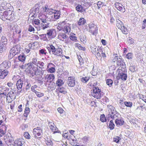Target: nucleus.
<instances>
[{"mask_svg":"<svg viewBox=\"0 0 146 146\" xmlns=\"http://www.w3.org/2000/svg\"><path fill=\"white\" fill-rule=\"evenodd\" d=\"M50 54H53L62 58L63 56L62 50L61 48L57 46H54L52 44H49L47 47Z\"/></svg>","mask_w":146,"mask_h":146,"instance_id":"nucleus-1","label":"nucleus"},{"mask_svg":"<svg viewBox=\"0 0 146 146\" xmlns=\"http://www.w3.org/2000/svg\"><path fill=\"white\" fill-rule=\"evenodd\" d=\"M65 21L60 22L58 23V25L57 28L59 31L63 29V31L66 33L70 32L71 30L70 27L68 26V24H66Z\"/></svg>","mask_w":146,"mask_h":146,"instance_id":"nucleus-2","label":"nucleus"},{"mask_svg":"<svg viewBox=\"0 0 146 146\" xmlns=\"http://www.w3.org/2000/svg\"><path fill=\"white\" fill-rule=\"evenodd\" d=\"M28 64V67L26 69V72L29 74L30 77H33L36 75L38 68L35 67L31 63L29 64Z\"/></svg>","mask_w":146,"mask_h":146,"instance_id":"nucleus-3","label":"nucleus"},{"mask_svg":"<svg viewBox=\"0 0 146 146\" xmlns=\"http://www.w3.org/2000/svg\"><path fill=\"white\" fill-rule=\"evenodd\" d=\"M101 90L98 87H94L92 92H91V95L94 98L100 99L101 97Z\"/></svg>","mask_w":146,"mask_h":146,"instance_id":"nucleus-4","label":"nucleus"},{"mask_svg":"<svg viewBox=\"0 0 146 146\" xmlns=\"http://www.w3.org/2000/svg\"><path fill=\"white\" fill-rule=\"evenodd\" d=\"M39 11V8L38 7V4L35 5V7L32 9L30 11V14L29 16H30L32 18L34 19L33 17H36L38 15Z\"/></svg>","mask_w":146,"mask_h":146,"instance_id":"nucleus-5","label":"nucleus"},{"mask_svg":"<svg viewBox=\"0 0 146 146\" xmlns=\"http://www.w3.org/2000/svg\"><path fill=\"white\" fill-rule=\"evenodd\" d=\"M16 92L14 90H12L8 92L7 96V102L9 103L11 102L13 100L16 98Z\"/></svg>","mask_w":146,"mask_h":146,"instance_id":"nucleus-6","label":"nucleus"},{"mask_svg":"<svg viewBox=\"0 0 146 146\" xmlns=\"http://www.w3.org/2000/svg\"><path fill=\"white\" fill-rule=\"evenodd\" d=\"M117 70L119 72L118 77L119 78L123 81L126 80L127 78V69H118Z\"/></svg>","mask_w":146,"mask_h":146,"instance_id":"nucleus-7","label":"nucleus"},{"mask_svg":"<svg viewBox=\"0 0 146 146\" xmlns=\"http://www.w3.org/2000/svg\"><path fill=\"white\" fill-rule=\"evenodd\" d=\"M20 51V46L19 44H17L14 46L10 50V54L9 55V57L12 58Z\"/></svg>","mask_w":146,"mask_h":146,"instance_id":"nucleus-8","label":"nucleus"},{"mask_svg":"<svg viewBox=\"0 0 146 146\" xmlns=\"http://www.w3.org/2000/svg\"><path fill=\"white\" fill-rule=\"evenodd\" d=\"M38 17L42 22L41 25V29L44 30L49 27V25L50 23L46 19L41 18V17L39 16V14L38 15Z\"/></svg>","mask_w":146,"mask_h":146,"instance_id":"nucleus-9","label":"nucleus"},{"mask_svg":"<svg viewBox=\"0 0 146 146\" xmlns=\"http://www.w3.org/2000/svg\"><path fill=\"white\" fill-rule=\"evenodd\" d=\"M91 50L93 53L97 57H100L101 56L100 52H102V50L99 49L95 45H93L91 47Z\"/></svg>","mask_w":146,"mask_h":146,"instance_id":"nucleus-10","label":"nucleus"},{"mask_svg":"<svg viewBox=\"0 0 146 146\" xmlns=\"http://www.w3.org/2000/svg\"><path fill=\"white\" fill-rule=\"evenodd\" d=\"M89 32L93 35H96L98 33V28L93 23H90L89 25Z\"/></svg>","mask_w":146,"mask_h":146,"instance_id":"nucleus-11","label":"nucleus"},{"mask_svg":"<svg viewBox=\"0 0 146 146\" xmlns=\"http://www.w3.org/2000/svg\"><path fill=\"white\" fill-rule=\"evenodd\" d=\"M56 10H53L51 9H49L48 8V6H45V7H42V11L43 13L44 14L46 15H50L52 14L54 11H55Z\"/></svg>","mask_w":146,"mask_h":146,"instance_id":"nucleus-12","label":"nucleus"},{"mask_svg":"<svg viewBox=\"0 0 146 146\" xmlns=\"http://www.w3.org/2000/svg\"><path fill=\"white\" fill-rule=\"evenodd\" d=\"M75 79L74 76L69 77L67 82L68 86L69 87H73L75 85Z\"/></svg>","mask_w":146,"mask_h":146,"instance_id":"nucleus-13","label":"nucleus"},{"mask_svg":"<svg viewBox=\"0 0 146 146\" xmlns=\"http://www.w3.org/2000/svg\"><path fill=\"white\" fill-rule=\"evenodd\" d=\"M66 33H60L58 37L59 38H60V40H62V41H65V42L66 43H67V40L69 39L68 36L67 35Z\"/></svg>","mask_w":146,"mask_h":146,"instance_id":"nucleus-14","label":"nucleus"},{"mask_svg":"<svg viewBox=\"0 0 146 146\" xmlns=\"http://www.w3.org/2000/svg\"><path fill=\"white\" fill-rule=\"evenodd\" d=\"M24 143L23 139L21 138L15 140L14 142V144H10V146H22L24 144Z\"/></svg>","mask_w":146,"mask_h":146,"instance_id":"nucleus-15","label":"nucleus"},{"mask_svg":"<svg viewBox=\"0 0 146 146\" xmlns=\"http://www.w3.org/2000/svg\"><path fill=\"white\" fill-rule=\"evenodd\" d=\"M116 64L118 66H119V69H125L126 65L122 60L119 58L117 60L116 62Z\"/></svg>","mask_w":146,"mask_h":146,"instance_id":"nucleus-16","label":"nucleus"},{"mask_svg":"<svg viewBox=\"0 0 146 146\" xmlns=\"http://www.w3.org/2000/svg\"><path fill=\"white\" fill-rule=\"evenodd\" d=\"M11 66V62L9 61H4L0 65V68L5 69L9 68Z\"/></svg>","mask_w":146,"mask_h":146,"instance_id":"nucleus-17","label":"nucleus"},{"mask_svg":"<svg viewBox=\"0 0 146 146\" xmlns=\"http://www.w3.org/2000/svg\"><path fill=\"white\" fill-rule=\"evenodd\" d=\"M107 110L108 115L110 114V115H111L116 113L115 108L112 105H108L107 107Z\"/></svg>","mask_w":146,"mask_h":146,"instance_id":"nucleus-18","label":"nucleus"},{"mask_svg":"<svg viewBox=\"0 0 146 146\" xmlns=\"http://www.w3.org/2000/svg\"><path fill=\"white\" fill-rule=\"evenodd\" d=\"M9 90V89L6 88H2L1 90V97L4 98H7V94Z\"/></svg>","mask_w":146,"mask_h":146,"instance_id":"nucleus-19","label":"nucleus"},{"mask_svg":"<svg viewBox=\"0 0 146 146\" xmlns=\"http://www.w3.org/2000/svg\"><path fill=\"white\" fill-rule=\"evenodd\" d=\"M8 73V72L6 69L0 68V78L1 79H3L6 76Z\"/></svg>","mask_w":146,"mask_h":146,"instance_id":"nucleus-20","label":"nucleus"},{"mask_svg":"<svg viewBox=\"0 0 146 146\" xmlns=\"http://www.w3.org/2000/svg\"><path fill=\"white\" fill-rule=\"evenodd\" d=\"M24 82H25V81L21 79H19L17 81L16 85L17 90H19L20 89H22Z\"/></svg>","mask_w":146,"mask_h":146,"instance_id":"nucleus-21","label":"nucleus"},{"mask_svg":"<svg viewBox=\"0 0 146 146\" xmlns=\"http://www.w3.org/2000/svg\"><path fill=\"white\" fill-rule=\"evenodd\" d=\"M48 126L52 131L54 133L57 132L58 129L53 123L49 122Z\"/></svg>","mask_w":146,"mask_h":146,"instance_id":"nucleus-22","label":"nucleus"},{"mask_svg":"<svg viewBox=\"0 0 146 146\" xmlns=\"http://www.w3.org/2000/svg\"><path fill=\"white\" fill-rule=\"evenodd\" d=\"M115 7L119 10L124 12L125 11V8L123 5L118 3H115Z\"/></svg>","mask_w":146,"mask_h":146,"instance_id":"nucleus-23","label":"nucleus"},{"mask_svg":"<svg viewBox=\"0 0 146 146\" xmlns=\"http://www.w3.org/2000/svg\"><path fill=\"white\" fill-rule=\"evenodd\" d=\"M119 114L116 113L111 115H110V114H109V115H107V116L108 119V121H109V120H110V118H111L112 119H115V120L119 119Z\"/></svg>","mask_w":146,"mask_h":146,"instance_id":"nucleus-24","label":"nucleus"},{"mask_svg":"<svg viewBox=\"0 0 146 146\" xmlns=\"http://www.w3.org/2000/svg\"><path fill=\"white\" fill-rule=\"evenodd\" d=\"M45 78L47 79V82L50 83L54 80V77L53 74H51L46 75L45 77Z\"/></svg>","mask_w":146,"mask_h":146,"instance_id":"nucleus-25","label":"nucleus"},{"mask_svg":"<svg viewBox=\"0 0 146 146\" xmlns=\"http://www.w3.org/2000/svg\"><path fill=\"white\" fill-rule=\"evenodd\" d=\"M54 66V64L51 63H49L47 65V68H49L48 71L50 73H53L55 71V69L54 68L52 67Z\"/></svg>","mask_w":146,"mask_h":146,"instance_id":"nucleus-26","label":"nucleus"},{"mask_svg":"<svg viewBox=\"0 0 146 146\" xmlns=\"http://www.w3.org/2000/svg\"><path fill=\"white\" fill-rule=\"evenodd\" d=\"M4 139L5 141V142H9L10 143L13 142L14 140L13 137L11 136H9L8 135H5L4 136Z\"/></svg>","mask_w":146,"mask_h":146,"instance_id":"nucleus-27","label":"nucleus"},{"mask_svg":"<svg viewBox=\"0 0 146 146\" xmlns=\"http://www.w3.org/2000/svg\"><path fill=\"white\" fill-rule=\"evenodd\" d=\"M53 15L54 17V19H55V21L56 19H59L60 17V11L56 10L55 11H54Z\"/></svg>","mask_w":146,"mask_h":146,"instance_id":"nucleus-28","label":"nucleus"},{"mask_svg":"<svg viewBox=\"0 0 146 146\" xmlns=\"http://www.w3.org/2000/svg\"><path fill=\"white\" fill-rule=\"evenodd\" d=\"M57 90L60 92L65 94L67 92L65 88L63 87H59L57 89Z\"/></svg>","mask_w":146,"mask_h":146,"instance_id":"nucleus-29","label":"nucleus"},{"mask_svg":"<svg viewBox=\"0 0 146 146\" xmlns=\"http://www.w3.org/2000/svg\"><path fill=\"white\" fill-rule=\"evenodd\" d=\"M76 10L78 11L81 12H86V8H84L81 5H78L76 7Z\"/></svg>","mask_w":146,"mask_h":146,"instance_id":"nucleus-30","label":"nucleus"},{"mask_svg":"<svg viewBox=\"0 0 146 146\" xmlns=\"http://www.w3.org/2000/svg\"><path fill=\"white\" fill-rule=\"evenodd\" d=\"M46 20L48 22H52L55 21V19L54 18V17L53 15V13L52 14L49 15L48 16L46 15Z\"/></svg>","mask_w":146,"mask_h":146,"instance_id":"nucleus-31","label":"nucleus"},{"mask_svg":"<svg viewBox=\"0 0 146 146\" xmlns=\"http://www.w3.org/2000/svg\"><path fill=\"white\" fill-rule=\"evenodd\" d=\"M6 44L0 43V52L2 53L5 52L6 49Z\"/></svg>","mask_w":146,"mask_h":146,"instance_id":"nucleus-32","label":"nucleus"},{"mask_svg":"<svg viewBox=\"0 0 146 146\" xmlns=\"http://www.w3.org/2000/svg\"><path fill=\"white\" fill-rule=\"evenodd\" d=\"M116 25L119 29L121 28L122 26H123V25L122 22L118 19H116Z\"/></svg>","mask_w":146,"mask_h":146,"instance_id":"nucleus-33","label":"nucleus"},{"mask_svg":"<svg viewBox=\"0 0 146 146\" xmlns=\"http://www.w3.org/2000/svg\"><path fill=\"white\" fill-rule=\"evenodd\" d=\"M7 40L6 37L4 36H2L1 38L0 43L7 45Z\"/></svg>","mask_w":146,"mask_h":146,"instance_id":"nucleus-34","label":"nucleus"},{"mask_svg":"<svg viewBox=\"0 0 146 146\" xmlns=\"http://www.w3.org/2000/svg\"><path fill=\"white\" fill-rule=\"evenodd\" d=\"M19 60L22 62H24L26 59V56L23 54L20 55L18 57Z\"/></svg>","mask_w":146,"mask_h":146,"instance_id":"nucleus-35","label":"nucleus"},{"mask_svg":"<svg viewBox=\"0 0 146 146\" xmlns=\"http://www.w3.org/2000/svg\"><path fill=\"white\" fill-rule=\"evenodd\" d=\"M115 122L116 125L121 126L123 125L124 121L123 120L119 118L115 120Z\"/></svg>","mask_w":146,"mask_h":146,"instance_id":"nucleus-36","label":"nucleus"},{"mask_svg":"<svg viewBox=\"0 0 146 146\" xmlns=\"http://www.w3.org/2000/svg\"><path fill=\"white\" fill-rule=\"evenodd\" d=\"M86 21L83 18H80L78 22V24L79 25H83L85 24Z\"/></svg>","mask_w":146,"mask_h":146,"instance_id":"nucleus-37","label":"nucleus"},{"mask_svg":"<svg viewBox=\"0 0 146 146\" xmlns=\"http://www.w3.org/2000/svg\"><path fill=\"white\" fill-rule=\"evenodd\" d=\"M32 22L33 24H34L36 25H40V21L38 19L36 18L32 21Z\"/></svg>","mask_w":146,"mask_h":146,"instance_id":"nucleus-38","label":"nucleus"},{"mask_svg":"<svg viewBox=\"0 0 146 146\" xmlns=\"http://www.w3.org/2000/svg\"><path fill=\"white\" fill-rule=\"evenodd\" d=\"M70 38L71 40L74 41L75 42L78 41V40L77 39V37L75 36V35L74 34H72L70 36Z\"/></svg>","mask_w":146,"mask_h":146,"instance_id":"nucleus-39","label":"nucleus"},{"mask_svg":"<svg viewBox=\"0 0 146 146\" xmlns=\"http://www.w3.org/2000/svg\"><path fill=\"white\" fill-rule=\"evenodd\" d=\"M56 83L57 85L59 87L63 84L64 82H63L62 80L61 79H58L56 81Z\"/></svg>","mask_w":146,"mask_h":146,"instance_id":"nucleus-40","label":"nucleus"},{"mask_svg":"<svg viewBox=\"0 0 146 146\" xmlns=\"http://www.w3.org/2000/svg\"><path fill=\"white\" fill-rule=\"evenodd\" d=\"M90 78L88 77H83L81 79V81L84 83H86L89 80Z\"/></svg>","mask_w":146,"mask_h":146,"instance_id":"nucleus-41","label":"nucleus"},{"mask_svg":"<svg viewBox=\"0 0 146 146\" xmlns=\"http://www.w3.org/2000/svg\"><path fill=\"white\" fill-rule=\"evenodd\" d=\"M75 46L76 47H77L79 49L83 50L84 51L86 49L85 47H82L81 46L80 44L78 43H76L75 44Z\"/></svg>","mask_w":146,"mask_h":146,"instance_id":"nucleus-42","label":"nucleus"},{"mask_svg":"<svg viewBox=\"0 0 146 146\" xmlns=\"http://www.w3.org/2000/svg\"><path fill=\"white\" fill-rule=\"evenodd\" d=\"M115 126L114 124L113 123L112 120H111L110 121L109 124V127L111 130L113 129L114 128Z\"/></svg>","mask_w":146,"mask_h":146,"instance_id":"nucleus-43","label":"nucleus"},{"mask_svg":"<svg viewBox=\"0 0 146 146\" xmlns=\"http://www.w3.org/2000/svg\"><path fill=\"white\" fill-rule=\"evenodd\" d=\"M28 30L30 32H33V33H34L36 31V30L31 25H30L29 26Z\"/></svg>","mask_w":146,"mask_h":146,"instance_id":"nucleus-44","label":"nucleus"},{"mask_svg":"<svg viewBox=\"0 0 146 146\" xmlns=\"http://www.w3.org/2000/svg\"><path fill=\"white\" fill-rule=\"evenodd\" d=\"M70 141V144L72 145L75 146L76 145H75V144H76L77 143V141L76 139H72L71 138H70V139H69Z\"/></svg>","mask_w":146,"mask_h":146,"instance_id":"nucleus-45","label":"nucleus"},{"mask_svg":"<svg viewBox=\"0 0 146 146\" xmlns=\"http://www.w3.org/2000/svg\"><path fill=\"white\" fill-rule=\"evenodd\" d=\"M106 83L110 87H111L112 85L113 82L111 79H108L106 80Z\"/></svg>","mask_w":146,"mask_h":146,"instance_id":"nucleus-46","label":"nucleus"},{"mask_svg":"<svg viewBox=\"0 0 146 146\" xmlns=\"http://www.w3.org/2000/svg\"><path fill=\"white\" fill-rule=\"evenodd\" d=\"M80 39L81 42L83 43L85 42L86 41V36L85 35H82L80 36Z\"/></svg>","mask_w":146,"mask_h":146,"instance_id":"nucleus-47","label":"nucleus"},{"mask_svg":"<svg viewBox=\"0 0 146 146\" xmlns=\"http://www.w3.org/2000/svg\"><path fill=\"white\" fill-rule=\"evenodd\" d=\"M119 29L121 30L122 32L124 34H126L127 33V29L125 27L124 25H123V26H122L121 28H119Z\"/></svg>","mask_w":146,"mask_h":146,"instance_id":"nucleus-48","label":"nucleus"},{"mask_svg":"<svg viewBox=\"0 0 146 146\" xmlns=\"http://www.w3.org/2000/svg\"><path fill=\"white\" fill-rule=\"evenodd\" d=\"M124 104L126 106L128 107H131L132 106V103L130 102H124Z\"/></svg>","mask_w":146,"mask_h":146,"instance_id":"nucleus-49","label":"nucleus"},{"mask_svg":"<svg viewBox=\"0 0 146 146\" xmlns=\"http://www.w3.org/2000/svg\"><path fill=\"white\" fill-rule=\"evenodd\" d=\"M38 61L37 59L35 58H33L32 59V63L34 64L35 65L38 66Z\"/></svg>","mask_w":146,"mask_h":146,"instance_id":"nucleus-50","label":"nucleus"},{"mask_svg":"<svg viewBox=\"0 0 146 146\" xmlns=\"http://www.w3.org/2000/svg\"><path fill=\"white\" fill-rule=\"evenodd\" d=\"M54 31V30L53 29H50L47 31V34L49 36H51L52 35L53 32Z\"/></svg>","mask_w":146,"mask_h":146,"instance_id":"nucleus-51","label":"nucleus"},{"mask_svg":"<svg viewBox=\"0 0 146 146\" xmlns=\"http://www.w3.org/2000/svg\"><path fill=\"white\" fill-rule=\"evenodd\" d=\"M100 120L102 122H104L106 121V119L104 114L101 115L100 116Z\"/></svg>","mask_w":146,"mask_h":146,"instance_id":"nucleus-52","label":"nucleus"},{"mask_svg":"<svg viewBox=\"0 0 146 146\" xmlns=\"http://www.w3.org/2000/svg\"><path fill=\"white\" fill-rule=\"evenodd\" d=\"M44 66V63L42 62L38 61V66H37L39 68H43L42 67Z\"/></svg>","mask_w":146,"mask_h":146,"instance_id":"nucleus-53","label":"nucleus"},{"mask_svg":"<svg viewBox=\"0 0 146 146\" xmlns=\"http://www.w3.org/2000/svg\"><path fill=\"white\" fill-rule=\"evenodd\" d=\"M23 135L27 139H31V136L28 132H25Z\"/></svg>","mask_w":146,"mask_h":146,"instance_id":"nucleus-54","label":"nucleus"},{"mask_svg":"<svg viewBox=\"0 0 146 146\" xmlns=\"http://www.w3.org/2000/svg\"><path fill=\"white\" fill-rule=\"evenodd\" d=\"M132 54L131 53H129L127 54L126 56V57L128 59H131L132 58Z\"/></svg>","mask_w":146,"mask_h":146,"instance_id":"nucleus-55","label":"nucleus"},{"mask_svg":"<svg viewBox=\"0 0 146 146\" xmlns=\"http://www.w3.org/2000/svg\"><path fill=\"white\" fill-rule=\"evenodd\" d=\"M40 36L42 38V39L44 40H47L48 39L46 37V34H44L41 35H40Z\"/></svg>","mask_w":146,"mask_h":146,"instance_id":"nucleus-56","label":"nucleus"},{"mask_svg":"<svg viewBox=\"0 0 146 146\" xmlns=\"http://www.w3.org/2000/svg\"><path fill=\"white\" fill-rule=\"evenodd\" d=\"M120 139L121 138L120 137L118 136H117L116 137L113 138V141H114L116 142L117 143H119V142Z\"/></svg>","mask_w":146,"mask_h":146,"instance_id":"nucleus-57","label":"nucleus"},{"mask_svg":"<svg viewBox=\"0 0 146 146\" xmlns=\"http://www.w3.org/2000/svg\"><path fill=\"white\" fill-rule=\"evenodd\" d=\"M31 86V84L27 82V84L25 87V90L26 91H28L29 90Z\"/></svg>","mask_w":146,"mask_h":146,"instance_id":"nucleus-58","label":"nucleus"},{"mask_svg":"<svg viewBox=\"0 0 146 146\" xmlns=\"http://www.w3.org/2000/svg\"><path fill=\"white\" fill-rule=\"evenodd\" d=\"M135 66H131L129 67V69L130 71L134 72L135 71Z\"/></svg>","mask_w":146,"mask_h":146,"instance_id":"nucleus-59","label":"nucleus"},{"mask_svg":"<svg viewBox=\"0 0 146 146\" xmlns=\"http://www.w3.org/2000/svg\"><path fill=\"white\" fill-rule=\"evenodd\" d=\"M37 96L39 97H42L44 96V94L42 93L38 92L37 91L35 93Z\"/></svg>","mask_w":146,"mask_h":146,"instance_id":"nucleus-60","label":"nucleus"},{"mask_svg":"<svg viewBox=\"0 0 146 146\" xmlns=\"http://www.w3.org/2000/svg\"><path fill=\"white\" fill-rule=\"evenodd\" d=\"M34 26L35 27L36 30L37 31H39L41 29V26H40L39 25H34Z\"/></svg>","mask_w":146,"mask_h":146,"instance_id":"nucleus-61","label":"nucleus"},{"mask_svg":"<svg viewBox=\"0 0 146 146\" xmlns=\"http://www.w3.org/2000/svg\"><path fill=\"white\" fill-rule=\"evenodd\" d=\"M39 52L42 54L46 55V50L43 49H42L39 50Z\"/></svg>","mask_w":146,"mask_h":146,"instance_id":"nucleus-62","label":"nucleus"},{"mask_svg":"<svg viewBox=\"0 0 146 146\" xmlns=\"http://www.w3.org/2000/svg\"><path fill=\"white\" fill-rule=\"evenodd\" d=\"M37 86L36 85H35L33 86H32L31 87V90L33 92H34L35 93L37 91L35 89L36 88Z\"/></svg>","mask_w":146,"mask_h":146,"instance_id":"nucleus-63","label":"nucleus"},{"mask_svg":"<svg viewBox=\"0 0 146 146\" xmlns=\"http://www.w3.org/2000/svg\"><path fill=\"white\" fill-rule=\"evenodd\" d=\"M113 55L115 56H114V58L113 60V62H115L116 61L117 62V59L118 60V58H119L118 57L117 54H114Z\"/></svg>","mask_w":146,"mask_h":146,"instance_id":"nucleus-64","label":"nucleus"}]
</instances>
